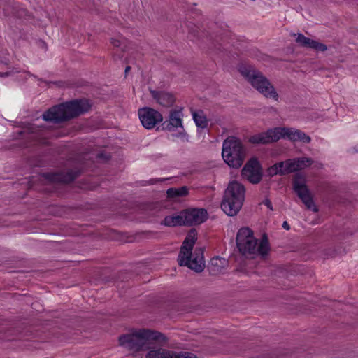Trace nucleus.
Wrapping results in <instances>:
<instances>
[{
	"mask_svg": "<svg viewBox=\"0 0 358 358\" xmlns=\"http://www.w3.org/2000/svg\"><path fill=\"white\" fill-rule=\"evenodd\" d=\"M182 108L173 109L170 112L168 123L166 124V129L170 132H178L180 134L185 133L182 122Z\"/></svg>",
	"mask_w": 358,
	"mask_h": 358,
	"instance_id": "nucleus-12",
	"label": "nucleus"
},
{
	"mask_svg": "<svg viewBox=\"0 0 358 358\" xmlns=\"http://www.w3.org/2000/svg\"><path fill=\"white\" fill-rule=\"evenodd\" d=\"M287 160L275 164L268 169V173L270 176H275L277 174L285 175L287 174Z\"/></svg>",
	"mask_w": 358,
	"mask_h": 358,
	"instance_id": "nucleus-22",
	"label": "nucleus"
},
{
	"mask_svg": "<svg viewBox=\"0 0 358 358\" xmlns=\"http://www.w3.org/2000/svg\"><path fill=\"white\" fill-rule=\"evenodd\" d=\"M185 225H196L203 223L207 219L204 209H190L183 211Z\"/></svg>",
	"mask_w": 358,
	"mask_h": 358,
	"instance_id": "nucleus-13",
	"label": "nucleus"
},
{
	"mask_svg": "<svg viewBox=\"0 0 358 358\" xmlns=\"http://www.w3.org/2000/svg\"><path fill=\"white\" fill-rule=\"evenodd\" d=\"M222 132L224 134L235 132L234 127L232 125H226L222 127Z\"/></svg>",
	"mask_w": 358,
	"mask_h": 358,
	"instance_id": "nucleus-27",
	"label": "nucleus"
},
{
	"mask_svg": "<svg viewBox=\"0 0 358 358\" xmlns=\"http://www.w3.org/2000/svg\"><path fill=\"white\" fill-rule=\"evenodd\" d=\"M152 95L159 104L164 107L172 106L176 100L174 96L169 92L152 91Z\"/></svg>",
	"mask_w": 358,
	"mask_h": 358,
	"instance_id": "nucleus-17",
	"label": "nucleus"
},
{
	"mask_svg": "<svg viewBox=\"0 0 358 358\" xmlns=\"http://www.w3.org/2000/svg\"><path fill=\"white\" fill-rule=\"evenodd\" d=\"M280 136H251L249 141L252 143L266 144L279 141Z\"/></svg>",
	"mask_w": 358,
	"mask_h": 358,
	"instance_id": "nucleus-20",
	"label": "nucleus"
},
{
	"mask_svg": "<svg viewBox=\"0 0 358 358\" xmlns=\"http://www.w3.org/2000/svg\"><path fill=\"white\" fill-rule=\"evenodd\" d=\"M97 128L98 127L92 124V123H87L82 127L80 131L84 133H92L96 131Z\"/></svg>",
	"mask_w": 358,
	"mask_h": 358,
	"instance_id": "nucleus-26",
	"label": "nucleus"
},
{
	"mask_svg": "<svg viewBox=\"0 0 358 358\" xmlns=\"http://www.w3.org/2000/svg\"><path fill=\"white\" fill-rule=\"evenodd\" d=\"M191 114L192 115L194 122H195V124L198 128L205 129L208 127V121L207 120L206 115H205L203 110H196L192 109Z\"/></svg>",
	"mask_w": 358,
	"mask_h": 358,
	"instance_id": "nucleus-19",
	"label": "nucleus"
},
{
	"mask_svg": "<svg viewBox=\"0 0 358 358\" xmlns=\"http://www.w3.org/2000/svg\"><path fill=\"white\" fill-rule=\"evenodd\" d=\"M222 155L229 166L238 169L244 162L245 150L235 136H229L223 143Z\"/></svg>",
	"mask_w": 358,
	"mask_h": 358,
	"instance_id": "nucleus-7",
	"label": "nucleus"
},
{
	"mask_svg": "<svg viewBox=\"0 0 358 358\" xmlns=\"http://www.w3.org/2000/svg\"><path fill=\"white\" fill-rule=\"evenodd\" d=\"M197 239L195 229H191L184 240L178 255V261L180 266H185L195 272H201L205 268L203 250L196 248L192 252V248Z\"/></svg>",
	"mask_w": 358,
	"mask_h": 358,
	"instance_id": "nucleus-5",
	"label": "nucleus"
},
{
	"mask_svg": "<svg viewBox=\"0 0 358 358\" xmlns=\"http://www.w3.org/2000/svg\"><path fill=\"white\" fill-rule=\"evenodd\" d=\"M266 134H301L300 131L294 128L279 126L273 127L267 131Z\"/></svg>",
	"mask_w": 358,
	"mask_h": 358,
	"instance_id": "nucleus-21",
	"label": "nucleus"
},
{
	"mask_svg": "<svg viewBox=\"0 0 358 358\" xmlns=\"http://www.w3.org/2000/svg\"><path fill=\"white\" fill-rule=\"evenodd\" d=\"M146 358H197V357L189 352H175L162 348H153L150 349Z\"/></svg>",
	"mask_w": 358,
	"mask_h": 358,
	"instance_id": "nucleus-10",
	"label": "nucleus"
},
{
	"mask_svg": "<svg viewBox=\"0 0 358 358\" xmlns=\"http://www.w3.org/2000/svg\"><path fill=\"white\" fill-rule=\"evenodd\" d=\"M357 151H358V149H357Z\"/></svg>",
	"mask_w": 358,
	"mask_h": 358,
	"instance_id": "nucleus-34",
	"label": "nucleus"
},
{
	"mask_svg": "<svg viewBox=\"0 0 358 358\" xmlns=\"http://www.w3.org/2000/svg\"><path fill=\"white\" fill-rule=\"evenodd\" d=\"M9 74L10 73L8 72L1 73H0V76L5 77L9 76Z\"/></svg>",
	"mask_w": 358,
	"mask_h": 358,
	"instance_id": "nucleus-32",
	"label": "nucleus"
},
{
	"mask_svg": "<svg viewBox=\"0 0 358 358\" xmlns=\"http://www.w3.org/2000/svg\"><path fill=\"white\" fill-rule=\"evenodd\" d=\"M111 43L115 47H120L122 43V38H112Z\"/></svg>",
	"mask_w": 358,
	"mask_h": 358,
	"instance_id": "nucleus-28",
	"label": "nucleus"
},
{
	"mask_svg": "<svg viewBox=\"0 0 358 358\" xmlns=\"http://www.w3.org/2000/svg\"><path fill=\"white\" fill-rule=\"evenodd\" d=\"M236 242L240 253L247 258L253 259L258 256L264 257L270 250L267 238H263L259 241L248 227H242L238 231Z\"/></svg>",
	"mask_w": 358,
	"mask_h": 358,
	"instance_id": "nucleus-2",
	"label": "nucleus"
},
{
	"mask_svg": "<svg viewBox=\"0 0 358 358\" xmlns=\"http://www.w3.org/2000/svg\"><path fill=\"white\" fill-rule=\"evenodd\" d=\"M312 164L310 158H297L287 160V174L304 169Z\"/></svg>",
	"mask_w": 358,
	"mask_h": 358,
	"instance_id": "nucleus-15",
	"label": "nucleus"
},
{
	"mask_svg": "<svg viewBox=\"0 0 358 358\" xmlns=\"http://www.w3.org/2000/svg\"><path fill=\"white\" fill-rule=\"evenodd\" d=\"M282 227H283L284 229H285L287 230L289 229V225L288 224V223L287 222H283Z\"/></svg>",
	"mask_w": 358,
	"mask_h": 358,
	"instance_id": "nucleus-30",
	"label": "nucleus"
},
{
	"mask_svg": "<svg viewBox=\"0 0 358 358\" xmlns=\"http://www.w3.org/2000/svg\"><path fill=\"white\" fill-rule=\"evenodd\" d=\"M188 192L189 189L185 186L180 188H169L166 191L167 196L173 199L185 196L188 194Z\"/></svg>",
	"mask_w": 358,
	"mask_h": 358,
	"instance_id": "nucleus-23",
	"label": "nucleus"
},
{
	"mask_svg": "<svg viewBox=\"0 0 358 358\" xmlns=\"http://www.w3.org/2000/svg\"><path fill=\"white\" fill-rule=\"evenodd\" d=\"M162 223L167 227L185 225L183 211L179 213L166 216Z\"/></svg>",
	"mask_w": 358,
	"mask_h": 358,
	"instance_id": "nucleus-18",
	"label": "nucleus"
},
{
	"mask_svg": "<svg viewBox=\"0 0 358 358\" xmlns=\"http://www.w3.org/2000/svg\"><path fill=\"white\" fill-rule=\"evenodd\" d=\"M138 114L142 125L148 129L154 128L163 121L162 113L149 107L140 108Z\"/></svg>",
	"mask_w": 358,
	"mask_h": 358,
	"instance_id": "nucleus-9",
	"label": "nucleus"
},
{
	"mask_svg": "<svg viewBox=\"0 0 358 358\" xmlns=\"http://www.w3.org/2000/svg\"><path fill=\"white\" fill-rule=\"evenodd\" d=\"M92 106L88 99H74L49 108L43 113V120L52 123H62L88 112Z\"/></svg>",
	"mask_w": 358,
	"mask_h": 358,
	"instance_id": "nucleus-1",
	"label": "nucleus"
},
{
	"mask_svg": "<svg viewBox=\"0 0 358 358\" xmlns=\"http://www.w3.org/2000/svg\"><path fill=\"white\" fill-rule=\"evenodd\" d=\"M99 157L101 159H104L106 160H108L109 159V157L107 156L106 155L103 154V153L100 154Z\"/></svg>",
	"mask_w": 358,
	"mask_h": 358,
	"instance_id": "nucleus-29",
	"label": "nucleus"
},
{
	"mask_svg": "<svg viewBox=\"0 0 358 358\" xmlns=\"http://www.w3.org/2000/svg\"><path fill=\"white\" fill-rule=\"evenodd\" d=\"M45 179L51 182H70L72 181L75 176L71 172L64 173H50L43 175Z\"/></svg>",
	"mask_w": 358,
	"mask_h": 358,
	"instance_id": "nucleus-16",
	"label": "nucleus"
},
{
	"mask_svg": "<svg viewBox=\"0 0 358 358\" xmlns=\"http://www.w3.org/2000/svg\"><path fill=\"white\" fill-rule=\"evenodd\" d=\"M245 187L237 181L229 183L221 203V208L229 216L236 215L243 204Z\"/></svg>",
	"mask_w": 358,
	"mask_h": 358,
	"instance_id": "nucleus-6",
	"label": "nucleus"
},
{
	"mask_svg": "<svg viewBox=\"0 0 358 358\" xmlns=\"http://www.w3.org/2000/svg\"><path fill=\"white\" fill-rule=\"evenodd\" d=\"M225 264V260L224 259H220L218 257L212 259L210 268L212 272L217 273L220 272L222 268Z\"/></svg>",
	"mask_w": 358,
	"mask_h": 358,
	"instance_id": "nucleus-24",
	"label": "nucleus"
},
{
	"mask_svg": "<svg viewBox=\"0 0 358 358\" xmlns=\"http://www.w3.org/2000/svg\"><path fill=\"white\" fill-rule=\"evenodd\" d=\"M242 176L252 183H258L262 179V172L257 159L249 160L242 170Z\"/></svg>",
	"mask_w": 358,
	"mask_h": 358,
	"instance_id": "nucleus-11",
	"label": "nucleus"
},
{
	"mask_svg": "<svg viewBox=\"0 0 358 358\" xmlns=\"http://www.w3.org/2000/svg\"><path fill=\"white\" fill-rule=\"evenodd\" d=\"M270 204H271V203H270V202H269V201H267V202H266V205H267V206H268V207H269V208H270Z\"/></svg>",
	"mask_w": 358,
	"mask_h": 358,
	"instance_id": "nucleus-33",
	"label": "nucleus"
},
{
	"mask_svg": "<svg viewBox=\"0 0 358 358\" xmlns=\"http://www.w3.org/2000/svg\"><path fill=\"white\" fill-rule=\"evenodd\" d=\"M293 186L295 192L301 199L307 208L314 212L317 211V208L315 206L311 194L306 186V179L305 176L297 173L294 176L293 180Z\"/></svg>",
	"mask_w": 358,
	"mask_h": 358,
	"instance_id": "nucleus-8",
	"label": "nucleus"
},
{
	"mask_svg": "<svg viewBox=\"0 0 358 358\" xmlns=\"http://www.w3.org/2000/svg\"><path fill=\"white\" fill-rule=\"evenodd\" d=\"M282 137H285L286 136H282ZM289 140L296 142L301 141L305 143H308L310 141V138L309 136H287Z\"/></svg>",
	"mask_w": 358,
	"mask_h": 358,
	"instance_id": "nucleus-25",
	"label": "nucleus"
},
{
	"mask_svg": "<svg viewBox=\"0 0 358 358\" xmlns=\"http://www.w3.org/2000/svg\"><path fill=\"white\" fill-rule=\"evenodd\" d=\"M241 75L265 98L278 101L279 94L271 81L253 66L241 63L238 66Z\"/></svg>",
	"mask_w": 358,
	"mask_h": 358,
	"instance_id": "nucleus-4",
	"label": "nucleus"
},
{
	"mask_svg": "<svg viewBox=\"0 0 358 358\" xmlns=\"http://www.w3.org/2000/svg\"><path fill=\"white\" fill-rule=\"evenodd\" d=\"M166 179H159V180L152 179V180H150V184H155L157 181H164Z\"/></svg>",
	"mask_w": 358,
	"mask_h": 358,
	"instance_id": "nucleus-31",
	"label": "nucleus"
},
{
	"mask_svg": "<svg viewBox=\"0 0 358 358\" xmlns=\"http://www.w3.org/2000/svg\"><path fill=\"white\" fill-rule=\"evenodd\" d=\"M166 341L164 335L147 329L135 330L131 334L122 335L119 338V343L121 346L134 352L150 350V345L155 343Z\"/></svg>",
	"mask_w": 358,
	"mask_h": 358,
	"instance_id": "nucleus-3",
	"label": "nucleus"
},
{
	"mask_svg": "<svg viewBox=\"0 0 358 358\" xmlns=\"http://www.w3.org/2000/svg\"><path fill=\"white\" fill-rule=\"evenodd\" d=\"M293 36L295 38L296 43L300 46L310 48L317 52H324L327 50V46L325 44L306 37L301 34H294Z\"/></svg>",
	"mask_w": 358,
	"mask_h": 358,
	"instance_id": "nucleus-14",
	"label": "nucleus"
}]
</instances>
